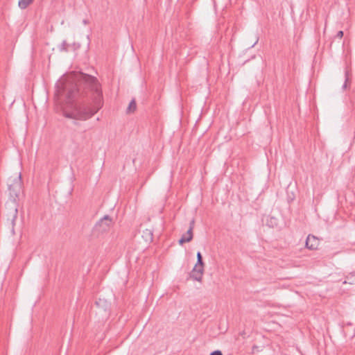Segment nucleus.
<instances>
[{
	"label": "nucleus",
	"mask_w": 355,
	"mask_h": 355,
	"mask_svg": "<svg viewBox=\"0 0 355 355\" xmlns=\"http://www.w3.org/2000/svg\"><path fill=\"white\" fill-rule=\"evenodd\" d=\"M56 93L68 104L63 115L69 119L87 120L89 117V74L79 71L56 84Z\"/></svg>",
	"instance_id": "1"
},
{
	"label": "nucleus",
	"mask_w": 355,
	"mask_h": 355,
	"mask_svg": "<svg viewBox=\"0 0 355 355\" xmlns=\"http://www.w3.org/2000/svg\"><path fill=\"white\" fill-rule=\"evenodd\" d=\"M90 117L103 105V93L101 84L97 78L90 75Z\"/></svg>",
	"instance_id": "2"
},
{
	"label": "nucleus",
	"mask_w": 355,
	"mask_h": 355,
	"mask_svg": "<svg viewBox=\"0 0 355 355\" xmlns=\"http://www.w3.org/2000/svg\"><path fill=\"white\" fill-rule=\"evenodd\" d=\"M22 189V182L21 178V173L17 176L10 177L8 180V191L9 195V200H17L19 199V196Z\"/></svg>",
	"instance_id": "3"
},
{
	"label": "nucleus",
	"mask_w": 355,
	"mask_h": 355,
	"mask_svg": "<svg viewBox=\"0 0 355 355\" xmlns=\"http://www.w3.org/2000/svg\"><path fill=\"white\" fill-rule=\"evenodd\" d=\"M112 225V218L108 215L104 216L93 227L92 235L96 237H99L102 234L107 232Z\"/></svg>",
	"instance_id": "4"
},
{
	"label": "nucleus",
	"mask_w": 355,
	"mask_h": 355,
	"mask_svg": "<svg viewBox=\"0 0 355 355\" xmlns=\"http://www.w3.org/2000/svg\"><path fill=\"white\" fill-rule=\"evenodd\" d=\"M6 209H7V220L10 225L11 231L14 233V226L18 214V204L15 200H8L6 203Z\"/></svg>",
	"instance_id": "5"
},
{
	"label": "nucleus",
	"mask_w": 355,
	"mask_h": 355,
	"mask_svg": "<svg viewBox=\"0 0 355 355\" xmlns=\"http://www.w3.org/2000/svg\"><path fill=\"white\" fill-rule=\"evenodd\" d=\"M203 270H204V263L198 264V263H196L192 270L191 277L193 279L200 282L202 279Z\"/></svg>",
	"instance_id": "6"
},
{
	"label": "nucleus",
	"mask_w": 355,
	"mask_h": 355,
	"mask_svg": "<svg viewBox=\"0 0 355 355\" xmlns=\"http://www.w3.org/2000/svg\"><path fill=\"white\" fill-rule=\"evenodd\" d=\"M320 241L319 239L313 236L309 235L306 240V247L310 250H315L318 248L319 245Z\"/></svg>",
	"instance_id": "7"
},
{
	"label": "nucleus",
	"mask_w": 355,
	"mask_h": 355,
	"mask_svg": "<svg viewBox=\"0 0 355 355\" xmlns=\"http://www.w3.org/2000/svg\"><path fill=\"white\" fill-rule=\"evenodd\" d=\"M193 239L192 227L187 230V237H181L179 240V243L182 245L185 242H189Z\"/></svg>",
	"instance_id": "8"
},
{
	"label": "nucleus",
	"mask_w": 355,
	"mask_h": 355,
	"mask_svg": "<svg viewBox=\"0 0 355 355\" xmlns=\"http://www.w3.org/2000/svg\"><path fill=\"white\" fill-rule=\"evenodd\" d=\"M34 0H19L18 6L21 9H26Z\"/></svg>",
	"instance_id": "9"
},
{
	"label": "nucleus",
	"mask_w": 355,
	"mask_h": 355,
	"mask_svg": "<svg viewBox=\"0 0 355 355\" xmlns=\"http://www.w3.org/2000/svg\"><path fill=\"white\" fill-rule=\"evenodd\" d=\"M137 109V104L135 99H132L128 107H127L126 112L127 113H132L134 112Z\"/></svg>",
	"instance_id": "10"
},
{
	"label": "nucleus",
	"mask_w": 355,
	"mask_h": 355,
	"mask_svg": "<svg viewBox=\"0 0 355 355\" xmlns=\"http://www.w3.org/2000/svg\"><path fill=\"white\" fill-rule=\"evenodd\" d=\"M70 47V44H67L65 40H64L60 45H58V48L60 51H69V48Z\"/></svg>",
	"instance_id": "11"
},
{
	"label": "nucleus",
	"mask_w": 355,
	"mask_h": 355,
	"mask_svg": "<svg viewBox=\"0 0 355 355\" xmlns=\"http://www.w3.org/2000/svg\"><path fill=\"white\" fill-rule=\"evenodd\" d=\"M345 81L343 85V88L344 89H345L347 87V82L349 81V72L348 71H345Z\"/></svg>",
	"instance_id": "12"
},
{
	"label": "nucleus",
	"mask_w": 355,
	"mask_h": 355,
	"mask_svg": "<svg viewBox=\"0 0 355 355\" xmlns=\"http://www.w3.org/2000/svg\"><path fill=\"white\" fill-rule=\"evenodd\" d=\"M196 256H197V263L198 264L204 263L203 261H202V254H201L200 252H198Z\"/></svg>",
	"instance_id": "13"
},
{
	"label": "nucleus",
	"mask_w": 355,
	"mask_h": 355,
	"mask_svg": "<svg viewBox=\"0 0 355 355\" xmlns=\"http://www.w3.org/2000/svg\"><path fill=\"white\" fill-rule=\"evenodd\" d=\"M210 355H223L222 352L219 350L214 351L210 354Z\"/></svg>",
	"instance_id": "14"
},
{
	"label": "nucleus",
	"mask_w": 355,
	"mask_h": 355,
	"mask_svg": "<svg viewBox=\"0 0 355 355\" xmlns=\"http://www.w3.org/2000/svg\"><path fill=\"white\" fill-rule=\"evenodd\" d=\"M343 36V31H339L338 33H337V35H336V37H339V38H342Z\"/></svg>",
	"instance_id": "15"
},
{
	"label": "nucleus",
	"mask_w": 355,
	"mask_h": 355,
	"mask_svg": "<svg viewBox=\"0 0 355 355\" xmlns=\"http://www.w3.org/2000/svg\"><path fill=\"white\" fill-rule=\"evenodd\" d=\"M193 226H194V220L193 219L191 222H190V227L189 228H191L192 227V230L193 229Z\"/></svg>",
	"instance_id": "16"
},
{
	"label": "nucleus",
	"mask_w": 355,
	"mask_h": 355,
	"mask_svg": "<svg viewBox=\"0 0 355 355\" xmlns=\"http://www.w3.org/2000/svg\"><path fill=\"white\" fill-rule=\"evenodd\" d=\"M146 233L150 236V238L152 239L153 234L150 231L146 230Z\"/></svg>",
	"instance_id": "17"
},
{
	"label": "nucleus",
	"mask_w": 355,
	"mask_h": 355,
	"mask_svg": "<svg viewBox=\"0 0 355 355\" xmlns=\"http://www.w3.org/2000/svg\"><path fill=\"white\" fill-rule=\"evenodd\" d=\"M83 22L84 23V24H87L88 23V21L87 19H83Z\"/></svg>",
	"instance_id": "18"
},
{
	"label": "nucleus",
	"mask_w": 355,
	"mask_h": 355,
	"mask_svg": "<svg viewBox=\"0 0 355 355\" xmlns=\"http://www.w3.org/2000/svg\"><path fill=\"white\" fill-rule=\"evenodd\" d=\"M182 237H187V232L184 234Z\"/></svg>",
	"instance_id": "19"
},
{
	"label": "nucleus",
	"mask_w": 355,
	"mask_h": 355,
	"mask_svg": "<svg viewBox=\"0 0 355 355\" xmlns=\"http://www.w3.org/2000/svg\"><path fill=\"white\" fill-rule=\"evenodd\" d=\"M347 280L348 281H352V279H350L349 277H347Z\"/></svg>",
	"instance_id": "20"
},
{
	"label": "nucleus",
	"mask_w": 355,
	"mask_h": 355,
	"mask_svg": "<svg viewBox=\"0 0 355 355\" xmlns=\"http://www.w3.org/2000/svg\"><path fill=\"white\" fill-rule=\"evenodd\" d=\"M349 284H353V282L349 281Z\"/></svg>",
	"instance_id": "21"
}]
</instances>
